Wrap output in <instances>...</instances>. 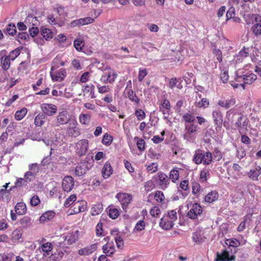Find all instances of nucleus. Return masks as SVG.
<instances>
[{"instance_id":"obj_5","label":"nucleus","mask_w":261,"mask_h":261,"mask_svg":"<svg viewBox=\"0 0 261 261\" xmlns=\"http://www.w3.org/2000/svg\"><path fill=\"white\" fill-rule=\"evenodd\" d=\"M66 133L69 136L74 138L77 137L81 135V130L77 127V122L75 119H72L70 123L68 124Z\"/></svg>"},{"instance_id":"obj_28","label":"nucleus","mask_w":261,"mask_h":261,"mask_svg":"<svg viewBox=\"0 0 261 261\" xmlns=\"http://www.w3.org/2000/svg\"><path fill=\"white\" fill-rule=\"evenodd\" d=\"M79 236V231L78 230L71 231L67 234L65 240L69 244H72L77 240Z\"/></svg>"},{"instance_id":"obj_31","label":"nucleus","mask_w":261,"mask_h":261,"mask_svg":"<svg viewBox=\"0 0 261 261\" xmlns=\"http://www.w3.org/2000/svg\"><path fill=\"white\" fill-rule=\"evenodd\" d=\"M219 194L216 191L209 192L205 197L204 200L207 203H212L218 199Z\"/></svg>"},{"instance_id":"obj_48","label":"nucleus","mask_w":261,"mask_h":261,"mask_svg":"<svg viewBox=\"0 0 261 261\" xmlns=\"http://www.w3.org/2000/svg\"><path fill=\"white\" fill-rule=\"evenodd\" d=\"M71 65L76 70L82 69V59L77 58L73 60L71 62Z\"/></svg>"},{"instance_id":"obj_35","label":"nucleus","mask_w":261,"mask_h":261,"mask_svg":"<svg viewBox=\"0 0 261 261\" xmlns=\"http://www.w3.org/2000/svg\"><path fill=\"white\" fill-rule=\"evenodd\" d=\"M27 109L24 108L20 110L17 111L14 115L15 119L18 121L22 120L27 115Z\"/></svg>"},{"instance_id":"obj_22","label":"nucleus","mask_w":261,"mask_h":261,"mask_svg":"<svg viewBox=\"0 0 261 261\" xmlns=\"http://www.w3.org/2000/svg\"><path fill=\"white\" fill-rule=\"evenodd\" d=\"M160 185L163 190L166 189L169 184V179L165 173L160 172L158 174Z\"/></svg>"},{"instance_id":"obj_7","label":"nucleus","mask_w":261,"mask_h":261,"mask_svg":"<svg viewBox=\"0 0 261 261\" xmlns=\"http://www.w3.org/2000/svg\"><path fill=\"white\" fill-rule=\"evenodd\" d=\"M116 198L120 202L124 210L127 208L132 200V195L125 193H118L116 195Z\"/></svg>"},{"instance_id":"obj_15","label":"nucleus","mask_w":261,"mask_h":261,"mask_svg":"<svg viewBox=\"0 0 261 261\" xmlns=\"http://www.w3.org/2000/svg\"><path fill=\"white\" fill-rule=\"evenodd\" d=\"M94 86L93 84L87 85L83 87V95L87 98H94L95 97L94 93Z\"/></svg>"},{"instance_id":"obj_1","label":"nucleus","mask_w":261,"mask_h":261,"mask_svg":"<svg viewBox=\"0 0 261 261\" xmlns=\"http://www.w3.org/2000/svg\"><path fill=\"white\" fill-rule=\"evenodd\" d=\"M213 159L212 153L209 151L196 152L194 156V161L196 164L203 163L204 165H210Z\"/></svg>"},{"instance_id":"obj_6","label":"nucleus","mask_w":261,"mask_h":261,"mask_svg":"<svg viewBox=\"0 0 261 261\" xmlns=\"http://www.w3.org/2000/svg\"><path fill=\"white\" fill-rule=\"evenodd\" d=\"M69 215L76 214L85 212L87 209V203L85 200H80L74 203Z\"/></svg>"},{"instance_id":"obj_36","label":"nucleus","mask_w":261,"mask_h":261,"mask_svg":"<svg viewBox=\"0 0 261 261\" xmlns=\"http://www.w3.org/2000/svg\"><path fill=\"white\" fill-rule=\"evenodd\" d=\"M91 116L89 114L82 113L79 116V121L83 125H88L90 121Z\"/></svg>"},{"instance_id":"obj_2","label":"nucleus","mask_w":261,"mask_h":261,"mask_svg":"<svg viewBox=\"0 0 261 261\" xmlns=\"http://www.w3.org/2000/svg\"><path fill=\"white\" fill-rule=\"evenodd\" d=\"M71 115L66 110L59 112L56 117V123L57 126L69 124L72 121Z\"/></svg>"},{"instance_id":"obj_24","label":"nucleus","mask_w":261,"mask_h":261,"mask_svg":"<svg viewBox=\"0 0 261 261\" xmlns=\"http://www.w3.org/2000/svg\"><path fill=\"white\" fill-rule=\"evenodd\" d=\"M261 174V167L259 166H255L248 173L249 177L254 180H257L258 176Z\"/></svg>"},{"instance_id":"obj_43","label":"nucleus","mask_w":261,"mask_h":261,"mask_svg":"<svg viewBox=\"0 0 261 261\" xmlns=\"http://www.w3.org/2000/svg\"><path fill=\"white\" fill-rule=\"evenodd\" d=\"M6 33L10 35L13 36L16 32V28L14 24L10 23L6 28Z\"/></svg>"},{"instance_id":"obj_21","label":"nucleus","mask_w":261,"mask_h":261,"mask_svg":"<svg viewBox=\"0 0 261 261\" xmlns=\"http://www.w3.org/2000/svg\"><path fill=\"white\" fill-rule=\"evenodd\" d=\"M236 102V98L234 97H230L226 99H220L218 102V105L222 108L226 109L234 106Z\"/></svg>"},{"instance_id":"obj_49","label":"nucleus","mask_w":261,"mask_h":261,"mask_svg":"<svg viewBox=\"0 0 261 261\" xmlns=\"http://www.w3.org/2000/svg\"><path fill=\"white\" fill-rule=\"evenodd\" d=\"M165 216L174 222L177 219V214L176 210L169 211L167 215Z\"/></svg>"},{"instance_id":"obj_30","label":"nucleus","mask_w":261,"mask_h":261,"mask_svg":"<svg viewBox=\"0 0 261 261\" xmlns=\"http://www.w3.org/2000/svg\"><path fill=\"white\" fill-rule=\"evenodd\" d=\"M40 32L41 36L46 41L50 40L53 37V33L49 29L41 27Z\"/></svg>"},{"instance_id":"obj_64","label":"nucleus","mask_w":261,"mask_h":261,"mask_svg":"<svg viewBox=\"0 0 261 261\" xmlns=\"http://www.w3.org/2000/svg\"><path fill=\"white\" fill-rule=\"evenodd\" d=\"M150 214L152 217H158L161 214V210L159 207L154 206L150 210Z\"/></svg>"},{"instance_id":"obj_42","label":"nucleus","mask_w":261,"mask_h":261,"mask_svg":"<svg viewBox=\"0 0 261 261\" xmlns=\"http://www.w3.org/2000/svg\"><path fill=\"white\" fill-rule=\"evenodd\" d=\"M145 222L143 220L139 221L136 224L135 227L133 229L134 232H139L142 231L145 229Z\"/></svg>"},{"instance_id":"obj_57","label":"nucleus","mask_w":261,"mask_h":261,"mask_svg":"<svg viewBox=\"0 0 261 261\" xmlns=\"http://www.w3.org/2000/svg\"><path fill=\"white\" fill-rule=\"evenodd\" d=\"M182 119L186 122H193L195 121V118L193 115L187 113L182 116Z\"/></svg>"},{"instance_id":"obj_61","label":"nucleus","mask_w":261,"mask_h":261,"mask_svg":"<svg viewBox=\"0 0 261 261\" xmlns=\"http://www.w3.org/2000/svg\"><path fill=\"white\" fill-rule=\"evenodd\" d=\"M29 171H31L36 174L39 170V165L37 163H33L29 165Z\"/></svg>"},{"instance_id":"obj_44","label":"nucleus","mask_w":261,"mask_h":261,"mask_svg":"<svg viewBox=\"0 0 261 261\" xmlns=\"http://www.w3.org/2000/svg\"><path fill=\"white\" fill-rule=\"evenodd\" d=\"M44 117L42 114H38L34 119V124L37 126H41L44 124Z\"/></svg>"},{"instance_id":"obj_62","label":"nucleus","mask_w":261,"mask_h":261,"mask_svg":"<svg viewBox=\"0 0 261 261\" xmlns=\"http://www.w3.org/2000/svg\"><path fill=\"white\" fill-rule=\"evenodd\" d=\"M28 38V35L26 32H21L18 34L17 40L20 43H23Z\"/></svg>"},{"instance_id":"obj_58","label":"nucleus","mask_w":261,"mask_h":261,"mask_svg":"<svg viewBox=\"0 0 261 261\" xmlns=\"http://www.w3.org/2000/svg\"><path fill=\"white\" fill-rule=\"evenodd\" d=\"M154 188V184L152 180H150L146 181L144 184L145 190L146 192H150Z\"/></svg>"},{"instance_id":"obj_41","label":"nucleus","mask_w":261,"mask_h":261,"mask_svg":"<svg viewBox=\"0 0 261 261\" xmlns=\"http://www.w3.org/2000/svg\"><path fill=\"white\" fill-rule=\"evenodd\" d=\"M113 140V137L108 133H106L103 136L102 139V143L106 146H109Z\"/></svg>"},{"instance_id":"obj_54","label":"nucleus","mask_w":261,"mask_h":261,"mask_svg":"<svg viewBox=\"0 0 261 261\" xmlns=\"http://www.w3.org/2000/svg\"><path fill=\"white\" fill-rule=\"evenodd\" d=\"M179 178V172L176 169H172L170 173V178L173 182H175Z\"/></svg>"},{"instance_id":"obj_13","label":"nucleus","mask_w":261,"mask_h":261,"mask_svg":"<svg viewBox=\"0 0 261 261\" xmlns=\"http://www.w3.org/2000/svg\"><path fill=\"white\" fill-rule=\"evenodd\" d=\"M252 17L254 22L251 30L255 36H259L261 35V15L253 14Z\"/></svg>"},{"instance_id":"obj_60","label":"nucleus","mask_w":261,"mask_h":261,"mask_svg":"<svg viewBox=\"0 0 261 261\" xmlns=\"http://www.w3.org/2000/svg\"><path fill=\"white\" fill-rule=\"evenodd\" d=\"M250 51L249 47H243L238 53L239 57L244 58L249 55Z\"/></svg>"},{"instance_id":"obj_20","label":"nucleus","mask_w":261,"mask_h":261,"mask_svg":"<svg viewBox=\"0 0 261 261\" xmlns=\"http://www.w3.org/2000/svg\"><path fill=\"white\" fill-rule=\"evenodd\" d=\"M103 252L107 255L111 256L115 252V247L113 241L109 242L102 246Z\"/></svg>"},{"instance_id":"obj_47","label":"nucleus","mask_w":261,"mask_h":261,"mask_svg":"<svg viewBox=\"0 0 261 261\" xmlns=\"http://www.w3.org/2000/svg\"><path fill=\"white\" fill-rule=\"evenodd\" d=\"M209 104V100L206 98H203L200 101L197 102L196 106L199 108L205 109L208 107Z\"/></svg>"},{"instance_id":"obj_39","label":"nucleus","mask_w":261,"mask_h":261,"mask_svg":"<svg viewBox=\"0 0 261 261\" xmlns=\"http://www.w3.org/2000/svg\"><path fill=\"white\" fill-rule=\"evenodd\" d=\"M76 200V196L74 194H72L70 195L65 201L64 203V206L65 207H69L72 204H74V202Z\"/></svg>"},{"instance_id":"obj_37","label":"nucleus","mask_w":261,"mask_h":261,"mask_svg":"<svg viewBox=\"0 0 261 261\" xmlns=\"http://www.w3.org/2000/svg\"><path fill=\"white\" fill-rule=\"evenodd\" d=\"M103 210L102 205L98 203L92 206L91 210V214L92 216H96L100 214Z\"/></svg>"},{"instance_id":"obj_34","label":"nucleus","mask_w":261,"mask_h":261,"mask_svg":"<svg viewBox=\"0 0 261 261\" xmlns=\"http://www.w3.org/2000/svg\"><path fill=\"white\" fill-rule=\"evenodd\" d=\"M243 79L245 84H251L256 80V76L255 74L250 73L243 75Z\"/></svg>"},{"instance_id":"obj_52","label":"nucleus","mask_w":261,"mask_h":261,"mask_svg":"<svg viewBox=\"0 0 261 261\" xmlns=\"http://www.w3.org/2000/svg\"><path fill=\"white\" fill-rule=\"evenodd\" d=\"M148 72L146 68H140L139 70L138 79L139 82H142L147 75Z\"/></svg>"},{"instance_id":"obj_19","label":"nucleus","mask_w":261,"mask_h":261,"mask_svg":"<svg viewBox=\"0 0 261 261\" xmlns=\"http://www.w3.org/2000/svg\"><path fill=\"white\" fill-rule=\"evenodd\" d=\"M94 20V19L91 17L82 18L72 21L70 23V25L72 27H75L76 26L86 25L92 23Z\"/></svg>"},{"instance_id":"obj_16","label":"nucleus","mask_w":261,"mask_h":261,"mask_svg":"<svg viewBox=\"0 0 261 261\" xmlns=\"http://www.w3.org/2000/svg\"><path fill=\"white\" fill-rule=\"evenodd\" d=\"M22 230L21 228H16L13 230L10 235L11 241L14 244H18L22 240Z\"/></svg>"},{"instance_id":"obj_3","label":"nucleus","mask_w":261,"mask_h":261,"mask_svg":"<svg viewBox=\"0 0 261 261\" xmlns=\"http://www.w3.org/2000/svg\"><path fill=\"white\" fill-rule=\"evenodd\" d=\"M117 73L110 67H106L105 71L100 79V81L105 84L113 83L116 77Z\"/></svg>"},{"instance_id":"obj_29","label":"nucleus","mask_w":261,"mask_h":261,"mask_svg":"<svg viewBox=\"0 0 261 261\" xmlns=\"http://www.w3.org/2000/svg\"><path fill=\"white\" fill-rule=\"evenodd\" d=\"M96 248V245L95 244H92L79 250V254L81 255H88L95 251Z\"/></svg>"},{"instance_id":"obj_12","label":"nucleus","mask_w":261,"mask_h":261,"mask_svg":"<svg viewBox=\"0 0 261 261\" xmlns=\"http://www.w3.org/2000/svg\"><path fill=\"white\" fill-rule=\"evenodd\" d=\"M40 108L43 114L48 116H53L56 113L58 110L56 105L48 103L41 104Z\"/></svg>"},{"instance_id":"obj_17","label":"nucleus","mask_w":261,"mask_h":261,"mask_svg":"<svg viewBox=\"0 0 261 261\" xmlns=\"http://www.w3.org/2000/svg\"><path fill=\"white\" fill-rule=\"evenodd\" d=\"M56 213L53 211H48L44 213L39 218L40 224H45L50 221L55 216Z\"/></svg>"},{"instance_id":"obj_33","label":"nucleus","mask_w":261,"mask_h":261,"mask_svg":"<svg viewBox=\"0 0 261 261\" xmlns=\"http://www.w3.org/2000/svg\"><path fill=\"white\" fill-rule=\"evenodd\" d=\"M2 68L4 70H7L10 67L11 61L6 55H4L0 58Z\"/></svg>"},{"instance_id":"obj_50","label":"nucleus","mask_w":261,"mask_h":261,"mask_svg":"<svg viewBox=\"0 0 261 261\" xmlns=\"http://www.w3.org/2000/svg\"><path fill=\"white\" fill-rule=\"evenodd\" d=\"M20 55V49L16 48L10 52L7 57L11 60L14 61Z\"/></svg>"},{"instance_id":"obj_45","label":"nucleus","mask_w":261,"mask_h":261,"mask_svg":"<svg viewBox=\"0 0 261 261\" xmlns=\"http://www.w3.org/2000/svg\"><path fill=\"white\" fill-rule=\"evenodd\" d=\"M146 169L150 173H153L158 171V165L156 163H151L146 165Z\"/></svg>"},{"instance_id":"obj_27","label":"nucleus","mask_w":261,"mask_h":261,"mask_svg":"<svg viewBox=\"0 0 261 261\" xmlns=\"http://www.w3.org/2000/svg\"><path fill=\"white\" fill-rule=\"evenodd\" d=\"M213 120L218 126H221L223 122L222 114L219 110L213 111L212 113Z\"/></svg>"},{"instance_id":"obj_59","label":"nucleus","mask_w":261,"mask_h":261,"mask_svg":"<svg viewBox=\"0 0 261 261\" xmlns=\"http://www.w3.org/2000/svg\"><path fill=\"white\" fill-rule=\"evenodd\" d=\"M135 114L139 120L144 119L146 116L145 112L141 109L136 110Z\"/></svg>"},{"instance_id":"obj_46","label":"nucleus","mask_w":261,"mask_h":261,"mask_svg":"<svg viewBox=\"0 0 261 261\" xmlns=\"http://www.w3.org/2000/svg\"><path fill=\"white\" fill-rule=\"evenodd\" d=\"M127 96L131 101H134L137 103L139 102V98L136 96V94L132 90H128L127 92Z\"/></svg>"},{"instance_id":"obj_23","label":"nucleus","mask_w":261,"mask_h":261,"mask_svg":"<svg viewBox=\"0 0 261 261\" xmlns=\"http://www.w3.org/2000/svg\"><path fill=\"white\" fill-rule=\"evenodd\" d=\"M113 169L110 164V163L108 162H107L102 169V177L105 178L107 179L110 176L113 174Z\"/></svg>"},{"instance_id":"obj_14","label":"nucleus","mask_w":261,"mask_h":261,"mask_svg":"<svg viewBox=\"0 0 261 261\" xmlns=\"http://www.w3.org/2000/svg\"><path fill=\"white\" fill-rule=\"evenodd\" d=\"M74 185V180L70 176H65L62 180V188L64 191L70 192L73 188Z\"/></svg>"},{"instance_id":"obj_38","label":"nucleus","mask_w":261,"mask_h":261,"mask_svg":"<svg viewBox=\"0 0 261 261\" xmlns=\"http://www.w3.org/2000/svg\"><path fill=\"white\" fill-rule=\"evenodd\" d=\"M84 41L81 38H77L75 39L73 42V45L76 50L81 51L83 49V47L84 46Z\"/></svg>"},{"instance_id":"obj_32","label":"nucleus","mask_w":261,"mask_h":261,"mask_svg":"<svg viewBox=\"0 0 261 261\" xmlns=\"http://www.w3.org/2000/svg\"><path fill=\"white\" fill-rule=\"evenodd\" d=\"M16 213L19 215H24L27 211L26 204L22 202H18L15 207Z\"/></svg>"},{"instance_id":"obj_9","label":"nucleus","mask_w":261,"mask_h":261,"mask_svg":"<svg viewBox=\"0 0 261 261\" xmlns=\"http://www.w3.org/2000/svg\"><path fill=\"white\" fill-rule=\"evenodd\" d=\"M185 127V139L189 141H194L196 138V134L198 128V125L192 124L190 125H186Z\"/></svg>"},{"instance_id":"obj_11","label":"nucleus","mask_w":261,"mask_h":261,"mask_svg":"<svg viewBox=\"0 0 261 261\" xmlns=\"http://www.w3.org/2000/svg\"><path fill=\"white\" fill-rule=\"evenodd\" d=\"M50 75L52 81L60 82L65 79L66 75V71L64 68H61L57 71H54V67L53 66L50 71Z\"/></svg>"},{"instance_id":"obj_10","label":"nucleus","mask_w":261,"mask_h":261,"mask_svg":"<svg viewBox=\"0 0 261 261\" xmlns=\"http://www.w3.org/2000/svg\"><path fill=\"white\" fill-rule=\"evenodd\" d=\"M235 256L229 249L223 250L221 253H217L215 261H230L234 260Z\"/></svg>"},{"instance_id":"obj_4","label":"nucleus","mask_w":261,"mask_h":261,"mask_svg":"<svg viewBox=\"0 0 261 261\" xmlns=\"http://www.w3.org/2000/svg\"><path fill=\"white\" fill-rule=\"evenodd\" d=\"M89 148V141L86 139H81L75 144V151L80 156L85 155Z\"/></svg>"},{"instance_id":"obj_26","label":"nucleus","mask_w":261,"mask_h":261,"mask_svg":"<svg viewBox=\"0 0 261 261\" xmlns=\"http://www.w3.org/2000/svg\"><path fill=\"white\" fill-rule=\"evenodd\" d=\"M88 168L86 164L85 163H81L75 167L74 174L76 176H81L85 174Z\"/></svg>"},{"instance_id":"obj_63","label":"nucleus","mask_w":261,"mask_h":261,"mask_svg":"<svg viewBox=\"0 0 261 261\" xmlns=\"http://www.w3.org/2000/svg\"><path fill=\"white\" fill-rule=\"evenodd\" d=\"M225 244L229 246L237 247L239 245V241L235 239H227L225 241Z\"/></svg>"},{"instance_id":"obj_56","label":"nucleus","mask_w":261,"mask_h":261,"mask_svg":"<svg viewBox=\"0 0 261 261\" xmlns=\"http://www.w3.org/2000/svg\"><path fill=\"white\" fill-rule=\"evenodd\" d=\"M96 87L100 93H104L110 91V88L108 86H101L99 83H96Z\"/></svg>"},{"instance_id":"obj_18","label":"nucleus","mask_w":261,"mask_h":261,"mask_svg":"<svg viewBox=\"0 0 261 261\" xmlns=\"http://www.w3.org/2000/svg\"><path fill=\"white\" fill-rule=\"evenodd\" d=\"M174 224V222L169 219L165 215L161 218L160 222V226L164 230L171 229Z\"/></svg>"},{"instance_id":"obj_55","label":"nucleus","mask_w":261,"mask_h":261,"mask_svg":"<svg viewBox=\"0 0 261 261\" xmlns=\"http://www.w3.org/2000/svg\"><path fill=\"white\" fill-rule=\"evenodd\" d=\"M210 176L208 170L206 169L202 170L200 174V179L202 182H205L207 180V177Z\"/></svg>"},{"instance_id":"obj_8","label":"nucleus","mask_w":261,"mask_h":261,"mask_svg":"<svg viewBox=\"0 0 261 261\" xmlns=\"http://www.w3.org/2000/svg\"><path fill=\"white\" fill-rule=\"evenodd\" d=\"M188 208L189 211L188 213V216L191 219H196L202 212L201 206L197 203L190 204L188 206Z\"/></svg>"},{"instance_id":"obj_40","label":"nucleus","mask_w":261,"mask_h":261,"mask_svg":"<svg viewBox=\"0 0 261 261\" xmlns=\"http://www.w3.org/2000/svg\"><path fill=\"white\" fill-rule=\"evenodd\" d=\"M41 249L42 251L44 252V255H49V252L52 250L53 249V245L50 243H46L45 244H43L41 246Z\"/></svg>"},{"instance_id":"obj_53","label":"nucleus","mask_w":261,"mask_h":261,"mask_svg":"<svg viewBox=\"0 0 261 261\" xmlns=\"http://www.w3.org/2000/svg\"><path fill=\"white\" fill-rule=\"evenodd\" d=\"M154 199L158 202H162L165 199V196L163 193L161 191H158L155 193Z\"/></svg>"},{"instance_id":"obj_51","label":"nucleus","mask_w":261,"mask_h":261,"mask_svg":"<svg viewBox=\"0 0 261 261\" xmlns=\"http://www.w3.org/2000/svg\"><path fill=\"white\" fill-rule=\"evenodd\" d=\"M36 175L31 171H27L24 175V178L27 182H31L35 179Z\"/></svg>"},{"instance_id":"obj_25","label":"nucleus","mask_w":261,"mask_h":261,"mask_svg":"<svg viewBox=\"0 0 261 261\" xmlns=\"http://www.w3.org/2000/svg\"><path fill=\"white\" fill-rule=\"evenodd\" d=\"M24 22L28 25V27L39 26L40 22L38 18L32 15H28L24 20Z\"/></svg>"}]
</instances>
